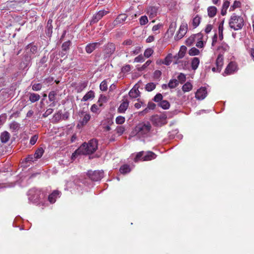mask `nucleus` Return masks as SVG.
<instances>
[{
	"label": "nucleus",
	"mask_w": 254,
	"mask_h": 254,
	"mask_svg": "<svg viewBox=\"0 0 254 254\" xmlns=\"http://www.w3.org/2000/svg\"><path fill=\"white\" fill-rule=\"evenodd\" d=\"M98 148V141L96 139L93 138L88 143L84 142L72 154V156L75 155H90L94 153Z\"/></svg>",
	"instance_id": "f257e3e1"
},
{
	"label": "nucleus",
	"mask_w": 254,
	"mask_h": 254,
	"mask_svg": "<svg viewBox=\"0 0 254 254\" xmlns=\"http://www.w3.org/2000/svg\"><path fill=\"white\" fill-rule=\"evenodd\" d=\"M151 129V125L149 122H142L136 126L131 134L140 137H146L148 135Z\"/></svg>",
	"instance_id": "f03ea898"
},
{
	"label": "nucleus",
	"mask_w": 254,
	"mask_h": 254,
	"mask_svg": "<svg viewBox=\"0 0 254 254\" xmlns=\"http://www.w3.org/2000/svg\"><path fill=\"white\" fill-rule=\"evenodd\" d=\"M29 200L33 203L37 204L42 202V200L45 197V194L41 190L36 188L30 189L28 192Z\"/></svg>",
	"instance_id": "7ed1b4c3"
},
{
	"label": "nucleus",
	"mask_w": 254,
	"mask_h": 254,
	"mask_svg": "<svg viewBox=\"0 0 254 254\" xmlns=\"http://www.w3.org/2000/svg\"><path fill=\"white\" fill-rule=\"evenodd\" d=\"M244 23L243 18L236 13H233L229 21V27L236 31L242 29Z\"/></svg>",
	"instance_id": "20e7f679"
},
{
	"label": "nucleus",
	"mask_w": 254,
	"mask_h": 254,
	"mask_svg": "<svg viewBox=\"0 0 254 254\" xmlns=\"http://www.w3.org/2000/svg\"><path fill=\"white\" fill-rule=\"evenodd\" d=\"M156 155L152 151H140L137 153L134 161L137 162L139 160L149 161L156 158Z\"/></svg>",
	"instance_id": "39448f33"
},
{
	"label": "nucleus",
	"mask_w": 254,
	"mask_h": 254,
	"mask_svg": "<svg viewBox=\"0 0 254 254\" xmlns=\"http://www.w3.org/2000/svg\"><path fill=\"white\" fill-rule=\"evenodd\" d=\"M116 45L111 42L105 44L103 49V57L104 60H108L116 51Z\"/></svg>",
	"instance_id": "423d86ee"
},
{
	"label": "nucleus",
	"mask_w": 254,
	"mask_h": 254,
	"mask_svg": "<svg viewBox=\"0 0 254 254\" xmlns=\"http://www.w3.org/2000/svg\"><path fill=\"white\" fill-rule=\"evenodd\" d=\"M167 116L165 115H155L151 117V121L155 126L161 127L165 125Z\"/></svg>",
	"instance_id": "0eeeda50"
},
{
	"label": "nucleus",
	"mask_w": 254,
	"mask_h": 254,
	"mask_svg": "<svg viewBox=\"0 0 254 254\" xmlns=\"http://www.w3.org/2000/svg\"><path fill=\"white\" fill-rule=\"evenodd\" d=\"M87 175L88 178L92 181H99L104 177L103 171H88Z\"/></svg>",
	"instance_id": "6e6552de"
},
{
	"label": "nucleus",
	"mask_w": 254,
	"mask_h": 254,
	"mask_svg": "<svg viewBox=\"0 0 254 254\" xmlns=\"http://www.w3.org/2000/svg\"><path fill=\"white\" fill-rule=\"evenodd\" d=\"M237 70V66L236 63L231 62L226 67L222 75L224 76L233 74Z\"/></svg>",
	"instance_id": "1a4fd4ad"
},
{
	"label": "nucleus",
	"mask_w": 254,
	"mask_h": 254,
	"mask_svg": "<svg viewBox=\"0 0 254 254\" xmlns=\"http://www.w3.org/2000/svg\"><path fill=\"white\" fill-rule=\"evenodd\" d=\"M188 30V24L183 23L180 27L179 30L176 36V39L179 40L182 39L186 34Z\"/></svg>",
	"instance_id": "9d476101"
},
{
	"label": "nucleus",
	"mask_w": 254,
	"mask_h": 254,
	"mask_svg": "<svg viewBox=\"0 0 254 254\" xmlns=\"http://www.w3.org/2000/svg\"><path fill=\"white\" fill-rule=\"evenodd\" d=\"M207 92L205 87H201L195 93V98L199 100L204 99L207 96Z\"/></svg>",
	"instance_id": "9b49d317"
},
{
	"label": "nucleus",
	"mask_w": 254,
	"mask_h": 254,
	"mask_svg": "<svg viewBox=\"0 0 254 254\" xmlns=\"http://www.w3.org/2000/svg\"><path fill=\"white\" fill-rule=\"evenodd\" d=\"M108 11L103 10L99 11L96 14H95L91 20L90 23L94 24L97 23L100 19H101L104 15L108 13Z\"/></svg>",
	"instance_id": "f8f14e48"
},
{
	"label": "nucleus",
	"mask_w": 254,
	"mask_h": 254,
	"mask_svg": "<svg viewBox=\"0 0 254 254\" xmlns=\"http://www.w3.org/2000/svg\"><path fill=\"white\" fill-rule=\"evenodd\" d=\"M37 48H38L36 45H34L33 43H31L26 46L25 48L24 52L32 56L37 53Z\"/></svg>",
	"instance_id": "ddd939ff"
},
{
	"label": "nucleus",
	"mask_w": 254,
	"mask_h": 254,
	"mask_svg": "<svg viewBox=\"0 0 254 254\" xmlns=\"http://www.w3.org/2000/svg\"><path fill=\"white\" fill-rule=\"evenodd\" d=\"M101 44V42H94L87 44L85 47V51L88 54H91L93 52L98 46Z\"/></svg>",
	"instance_id": "4468645a"
},
{
	"label": "nucleus",
	"mask_w": 254,
	"mask_h": 254,
	"mask_svg": "<svg viewBox=\"0 0 254 254\" xmlns=\"http://www.w3.org/2000/svg\"><path fill=\"white\" fill-rule=\"evenodd\" d=\"M139 86L136 84L129 91L128 95L131 98H136L140 96V92L138 90Z\"/></svg>",
	"instance_id": "2eb2a0df"
},
{
	"label": "nucleus",
	"mask_w": 254,
	"mask_h": 254,
	"mask_svg": "<svg viewBox=\"0 0 254 254\" xmlns=\"http://www.w3.org/2000/svg\"><path fill=\"white\" fill-rule=\"evenodd\" d=\"M215 64L218 72H220L221 71L223 65V57L222 54H220L218 55L216 60Z\"/></svg>",
	"instance_id": "dca6fc26"
},
{
	"label": "nucleus",
	"mask_w": 254,
	"mask_h": 254,
	"mask_svg": "<svg viewBox=\"0 0 254 254\" xmlns=\"http://www.w3.org/2000/svg\"><path fill=\"white\" fill-rule=\"evenodd\" d=\"M53 20L49 19L47 22V25L46 27L45 33L46 35L51 37L53 33V25H52Z\"/></svg>",
	"instance_id": "f3484780"
},
{
	"label": "nucleus",
	"mask_w": 254,
	"mask_h": 254,
	"mask_svg": "<svg viewBox=\"0 0 254 254\" xmlns=\"http://www.w3.org/2000/svg\"><path fill=\"white\" fill-rule=\"evenodd\" d=\"M129 105V102L127 99L123 100L118 109V112L119 113H125Z\"/></svg>",
	"instance_id": "a211bd4d"
},
{
	"label": "nucleus",
	"mask_w": 254,
	"mask_h": 254,
	"mask_svg": "<svg viewBox=\"0 0 254 254\" xmlns=\"http://www.w3.org/2000/svg\"><path fill=\"white\" fill-rule=\"evenodd\" d=\"M31 57L32 56L24 52L22 59V64H23V67L24 68L29 66L32 59Z\"/></svg>",
	"instance_id": "6ab92c4d"
},
{
	"label": "nucleus",
	"mask_w": 254,
	"mask_h": 254,
	"mask_svg": "<svg viewBox=\"0 0 254 254\" xmlns=\"http://www.w3.org/2000/svg\"><path fill=\"white\" fill-rule=\"evenodd\" d=\"M60 192L58 190H54L48 196V200L51 203H54L56 201V199L60 197Z\"/></svg>",
	"instance_id": "aec40b11"
},
{
	"label": "nucleus",
	"mask_w": 254,
	"mask_h": 254,
	"mask_svg": "<svg viewBox=\"0 0 254 254\" xmlns=\"http://www.w3.org/2000/svg\"><path fill=\"white\" fill-rule=\"evenodd\" d=\"M187 51V47L185 46H182L180 48L178 54L173 57V59L179 60L182 59L185 55Z\"/></svg>",
	"instance_id": "412c9836"
},
{
	"label": "nucleus",
	"mask_w": 254,
	"mask_h": 254,
	"mask_svg": "<svg viewBox=\"0 0 254 254\" xmlns=\"http://www.w3.org/2000/svg\"><path fill=\"white\" fill-rule=\"evenodd\" d=\"M158 8L156 6H149L147 8V13L149 16L153 18L157 15Z\"/></svg>",
	"instance_id": "4be33fe9"
},
{
	"label": "nucleus",
	"mask_w": 254,
	"mask_h": 254,
	"mask_svg": "<svg viewBox=\"0 0 254 254\" xmlns=\"http://www.w3.org/2000/svg\"><path fill=\"white\" fill-rule=\"evenodd\" d=\"M28 95L29 96V100L31 103L36 102L40 99V96L37 93L29 92Z\"/></svg>",
	"instance_id": "5701e85b"
},
{
	"label": "nucleus",
	"mask_w": 254,
	"mask_h": 254,
	"mask_svg": "<svg viewBox=\"0 0 254 254\" xmlns=\"http://www.w3.org/2000/svg\"><path fill=\"white\" fill-rule=\"evenodd\" d=\"M127 18L126 14H120L114 21V25H117L125 21Z\"/></svg>",
	"instance_id": "b1692460"
},
{
	"label": "nucleus",
	"mask_w": 254,
	"mask_h": 254,
	"mask_svg": "<svg viewBox=\"0 0 254 254\" xmlns=\"http://www.w3.org/2000/svg\"><path fill=\"white\" fill-rule=\"evenodd\" d=\"M10 134L7 131H4L1 133L0 140L3 143H6L9 139Z\"/></svg>",
	"instance_id": "393cba45"
},
{
	"label": "nucleus",
	"mask_w": 254,
	"mask_h": 254,
	"mask_svg": "<svg viewBox=\"0 0 254 254\" xmlns=\"http://www.w3.org/2000/svg\"><path fill=\"white\" fill-rule=\"evenodd\" d=\"M217 11V9L215 6H209L207 8L208 15L209 16V17L212 18L216 14Z\"/></svg>",
	"instance_id": "a878e982"
},
{
	"label": "nucleus",
	"mask_w": 254,
	"mask_h": 254,
	"mask_svg": "<svg viewBox=\"0 0 254 254\" xmlns=\"http://www.w3.org/2000/svg\"><path fill=\"white\" fill-rule=\"evenodd\" d=\"M94 92L92 90L88 91L82 98L81 101L85 102L87 101L89 99H92L94 98Z\"/></svg>",
	"instance_id": "bb28decb"
},
{
	"label": "nucleus",
	"mask_w": 254,
	"mask_h": 254,
	"mask_svg": "<svg viewBox=\"0 0 254 254\" xmlns=\"http://www.w3.org/2000/svg\"><path fill=\"white\" fill-rule=\"evenodd\" d=\"M20 125L15 121H13L9 124V128L12 132L17 131L20 128Z\"/></svg>",
	"instance_id": "cd10ccee"
},
{
	"label": "nucleus",
	"mask_w": 254,
	"mask_h": 254,
	"mask_svg": "<svg viewBox=\"0 0 254 254\" xmlns=\"http://www.w3.org/2000/svg\"><path fill=\"white\" fill-rule=\"evenodd\" d=\"M62 119V111L59 110L53 117L52 123H57Z\"/></svg>",
	"instance_id": "c85d7f7f"
},
{
	"label": "nucleus",
	"mask_w": 254,
	"mask_h": 254,
	"mask_svg": "<svg viewBox=\"0 0 254 254\" xmlns=\"http://www.w3.org/2000/svg\"><path fill=\"white\" fill-rule=\"evenodd\" d=\"M201 20V17L198 15H196L193 18L192 24L194 28H195L198 26L200 23Z\"/></svg>",
	"instance_id": "c756f323"
},
{
	"label": "nucleus",
	"mask_w": 254,
	"mask_h": 254,
	"mask_svg": "<svg viewBox=\"0 0 254 254\" xmlns=\"http://www.w3.org/2000/svg\"><path fill=\"white\" fill-rule=\"evenodd\" d=\"M131 171L129 165L127 164H124L122 165L120 168L121 173L125 174L129 173Z\"/></svg>",
	"instance_id": "7c9ffc66"
},
{
	"label": "nucleus",
	"mask_w": 254,
	"mask_h": 254,
	"mask_svg": "<svg viewBox=\"0 0 254 254\" xmlns=\"http://www.w3.org/2000/svg\"><path fill=\"white\" fill-rule=\"evenodd\" d=\"M199 64V60L198 58L195 57L193 58L192 60L191 66V68L193 70H196Z\"/></svg>",
	"instance_id": "2f4dec72"
},
{
	"label": "nucleus",
	"mask_w": 254,
	"mask_h": 254,
	"mask_svg": "<svg viewBox=\"0 0 254 254\" xmlns=\"http://www.w3.org/2000/svg\"><path fill=\"white\" fill-rule=\"evenodd\" d=\"M159 106L164 110L168 109L170 104L167 100H162L159 103Z\"/></svg>",
	"instance_id": "473e14b6"
},
{
	"label": "nucleus",
	"mask_w": 254,
	"mask_h": 254,
	"mask_svg": "<svg viewBox=\"0 0 254 254\" xmlns=\"http://www.w3.org/2000/svg\"><path fill=\"white\" fill-rule=\"evenodd\" d=\"M90 118L91 116L89 114H85V115L83 116V119L80 121V123L82 126L86 125L90 120Z\"/></svg>",
	"instance_id": "72a5a7b5"
},
{
	"label": "nucleus",
	"mask_w": 254,
	"mask_h": 254,
	"mask_svg": "<svg viewBox=\"0 0 254 254\" xmlns=\"http://www.w3.org/2000/svg\"><path fill=\"white\" fill-rule=\"evenodd\" d=\"M44 152V150L43 148L40 147L38 148L35 151V154L34 155L36 157V158L38 159L39 158H40L42 155H43Z\"/></svg>",
	"instance_id": "f704fd0d"
},
{
	"label": "nucleus",
	"mask_w": 254,
	"mask_h": 254,
	"mask_svg": "<svg viewBox=\"0 0 254 254\" xmlns=\"http://www.w3.org/2000/svg\"><path fill=\"white\" fill-rule=\"evenodd\" d=\"M156 86V84L153 82H149L147 83L145 87V89L146 91L150 92L153 91Z\"/></svg>",
	"instance_id": "c9c22d12"
},
{
	"label": "nucleus",
	"mask_w": 254,
	"mask_h": 254,
	"mask_svg": "<svg viewBox=\"0 0 254 254\" xmlns=\"http://www.w3.org/2000/svg\"><path fill=\"white\" fill-rule=\"evenodd\" d=\"M37 159L36 158V157L34 155V154H30L28 155L25 159L24 161L25 163H31V162H34L35 161H37Z\"/></svg>",
	"instance_id": "e433bc0d"
},
{
	"label": "nucleus",
	"mask_w": 254,
	"mask_h": 254,
	"mask_svg": "<svg viewBox=\"0 0 254 254\" xmlns=\"http://www.w3.org/2000/svg\"><path fill=\"white\" fill-rule=\"evenodd\" d=\"M179 85V81L177 79H171L169 81L168 86L170 88H174Z\"/></svg>",
	"instance_id": "4c0bfd02"
},
{
	"label": "nucleus",
	"mask_w": 254,
	"mask_h": 254,
	"mask_svg": "<svg viewBox=\"0 0 254 254\" xmlns=\"http://www.w3.org/2000/svg\"><path fill=\"white\" fill-rule=\"evenodd\" d=\"M192 88V86L191 84L189 82H187L183 86L182 90L184 92H188L191 90Z\"/></svg>",
	"instance_id": "58836bf2"
},
{
	"label": "nucleus",
	"mask_w": 254,
	"mask_h": 254,
	"mask_svg": "<svg viewBox=\"0 0 254 254\" xmlns=\"http://www.w3.org/2000/svg\"><path fill=\"white\" fill-rule=\"evenodd\" d=\"M172 58H173L172 55L171 54H169L165 58L163 64L166 65H170L171 63Z\"/></svg>",
	"instance_id": "ea45409f"
},
{
	"label": "nucleus",
	"mask_w": 254,
	"mask_h": 254,
	"mask_svg": "<svg viewBox=\"0 0 254 254\" xmlns=\"http://www.w3.org/2000/svg\"><path fill=\"white\" fill-rule=\"evenodd\" d=\"M70 45L71 42L69 40L64 42L62 46V50L64 51H67L69 50Z\"/></svg>",
	"instance_id": "a19ab883"
},
{
	"label": "nucleus",
	"mask_w": 254,
	"mask_h": 254,
	"mask_svg": "<svg viewBox=\"0 0 254 254\" xmlns=\"http://www.w3.org/2000/svg\"><path fill=\"white\" fill-rule=\"evenodd\" d=\"M0 97H1L3 100L6 99L9 97V94L7 92L6 89H2L0 91Z\"/></svg>",
	"instance_id": "79ce46f5"
},
{
	"label": "nucleus",
	"mask_w": 254,
	"mask_h": 254,
	"mask_svg": "<svg viewBox=\"0 0 254 254\" xmlns=\"http://www.w3.org/2000/svg\"><path fill=\"white\" fill-rule=\"evenodd\" d=\"M199 54V51L195 47L191 48L189 51V54L190 56H196Z\"/></svg>",
	"instance_id": "37998d69"
},
{
	"label": "nucleus",
	"mask_w": 254,
	"mask_h": 254,
	"mask_svg": "<svg viewBox=\"0 0 254 254\" xmlns=\"http://www.w3.org/2000/svg\"><path fill=\"white\" fill-rule=\"evenodd\" d=\"M57 92L55 91H51L48 95V98L50 101H54L56 100V96H57Z\"/></svg>",
	"instance_id": "c03bdc74"
},
{
	"label": "nucleus",
	"mask_w": 254,
	"mask_h": 254,
	"mask_svg": "<svg viewBox=\"0 0 254 254\" xmlns=\"http://www.w3.org/2000/svg\"><path fill=\"white\" fill-rule=\"evenodd\" d=\"M100 89L101 91H106L108 89L107 82L106 80H103L100 85Z\"/></svg>",
	"instance_id": "a18cd8bd"
},
{
	"label": "nucleus",
	"mask_w": 254,
	"mask_h": 254,
	"mask_svg": "<svg viewBox=\"0 0 254 254\" xmlns=\"http://www.w3.org/2000/svg\"><path fill=\"white\" fill-rule=\"evenodd\" d=\"M195 41V36H191L186 41V44L187 46H191Z\"/></svg>",
	"instance_id": "49530a36"
},
{
	"label": "nucleus",
	"mask_w": 254,
	"mask_h": 254,
	"mask_svg": "<svg viewBox=\"0 0 254 254\" xmlns=\"http://www.w3.org/2000/svg\"><path fill=\"white\" fill-rule=\"evenodd\" d=\"M148 22L147 17L145 15L142 16L139 18V23L141 25H144Z\"/></svg>",
	"instance_id": "de8ad7c7"
},
{
	"label": "nucleus",
	"mask_w": 254,
	"mask_h": 254,
	"mask_svg": "<svg viewBox=\"0 0 254 254\" xmlns=\"http://www.w3.org/2000/svg\"><path fill=\"white\" fill-rule=\"evenodd\" d=\"M163 96L161 93H157L153 98V100L155 102H160L163 100Z\"/></svg>",
	"instance_id": "09e8293b"
},
{
	"label": "nucleus",
	"mask_w": 254,
	"mask_h": 254,
	"mask_svg": "<svg viewBox=\"0 0 254 254\" xmlns=\"http://www.w3.org/2000/svg\"><path fill=\"white\" fill-rule=\"evenodd\" d=\"M125 117H124L123 116H119L117 117L116 119V123L117 124L122 125L123 124H124L125 123Z\"/></svg>",
	"instance_id": "8fccbe9b"
},
{
	"label": "nucleus",
	"mask_w": 254,
	"mask_h": 254,
	"mask_svg": "<svg viewBox=\"0 0 254 254\" xmlns=\"http://www.w3.org/2000/svg\"><path fill=\"white\" fill-rule=\"evenodd\" d=\"M153 53V50L151 48L147 49L144 52V56L146 58H149Z\"/></svg>",
	"instance_id": "3c124183"
},
{
	"label": "nucleus",
	"mask_w": 254,
	"mask_h": 254,
	"mask_svg": "<svg viewBox=\"0 0 254 254\" xmlns=\"http://www.w3.org/2000/svg\"><path fill=\"white\" fill-rule=\"evenodd\" d=\"M241 3L239 1L235 0L233 4L230 7V10H234L235 8L240 7L241 6Z\"/></svg>",
	"instance_id": "603ef678"
},
{
	"label": "nucleus",
	"mask_w": 254,
	"mask_h": 254,
	"mask_svg": "<svg viewBox=\"0 0 254 254\" xmlns=\"http://www.w3.org/2000/svg\"><path fill=\"white\" fill-rule=\"evenodd\" d=\"M42 85L41 83H35L32 85V89L34 91H38L42 89Z\"/></svg>",
	"instance_id": "864d4df0"
},
{
	"label": "nucleus",
	"mask_w": 254,
	"mask_h": 254,
	"mask_svg": "<svg viewBox=\"0 0 254 254\" xmlns=\"http://www.w3.org/2000/svg\"><path fill=\"white\" fill-rule=\"evenodd\" d=\"M87 86V83L85 82L80 83L77 87V92H81Z\"/></svg>",
	"instance_id": "5fc2aeb1"
},
{
	"label": "nucleus",
	"mask_w": 254,
	"mask_h": 254,
	"mask_svg": "<svg viewBox=\"0 0 254 254\" xmlns=\"http://www.w3.org/2000/svg\"><path fill=\"white\" fill-rule=\"evenodd\" d=\"M54 111V109L52 108L48 109L46 112L43 114L42 117L43 118H46L50 115L52 114Z\"/></svg>",
	"instance_id": "6e6d98bb"
},
{
	"label": "nucleus",
	"mask_w": 254,
	"mask_h": 254,
	"mask_svg": "<svg viewBox=\"0 0 254 254\" xmlns=\"http://www.w3.org/2000/svg\"><path fill=\"white\" fill-rule=\"evenodd\" d=\"M178 79L180 81V82L181 83H183L186 81V75L183 73H181L178 75Z\"/></svg>",
	"instance_id": "4d7b16f0"
},
{
	"label": "nucleus",
	"mask_w": 254,
	"mask_h": 254,
	"mask_svg": "<svg viewBox=\"0 0 254 254\" xmlns=\"http://www.w3.org/2000/svg\"><path fill=\"white\" fill-rule=\"evenodd\" d=\"M38 136L35 134L31 137L30 140V144L32 145H34L37 141Z\"/></svg>",
	"instance_id": "13d9d810"
},
{
	"label": "nucleus",
	"mask_w": 254,
	"mask_h": 254,
	"mask_svg": "<svg viewBox=\"0 0 254 254\" xmlns=\"http://www.w3.org/2000/svg\"><path fill=\"white\" fill-rule=\"evenodd\" d=\"M125 127L123 126H118L116 128L117 133H118L120 135L124 133V132L125 131Z\"/></svg>",
	"instance_id": "bf43d9fd"
},
{
	"label": "nucleus",
	"mask_w": 254,
	"mask_h": 254,
	"mask_svg": "<svg viewBox=\"0 0 254 254\" xmlns=\"http://www.w3.org/2000/svg\"><path fill=\"white\" fill-rule=\"evenodd\" d=\"M122 72L126 73L130 70V65L129 64H126L122 68Z\"/></svg>",
	"instance_id": "052dcab7"
},
{
	"label": "nucleus",
	"mask_w": 254,
	"mask_h": 254,
	"mask_svg": "<svg viewBox=\"0 0 254 254\" xmlns=\"http://www.w3.org/2000/svg\"><path fill=\"white\" fill-rule=\"evenodd\" d=\"M162 74V72L160 70H156L154 72L153 75L154 78L158 79Z\"/></svg>",
	"instance_id": "680f3d73"
},
{
	"label": "nucleus",
	"mask_w": 254,
	"mask_h": 254,
	"mask_svg": "<svg viewBox=\"0 0 254 254\" xmlns=\"http://www.w3.org/2000/svg\"><path fill=\"white\" fill-rule=\"evenodd\" d=\"M144 61L142 55H140L134 59V62L137 63L143 62Z\"/></svg>",
	"instance_id": "e2e57ef3"
},
{
	"label": "nucleus",
	"mask_w": 254,
	"mask_h": 254,
	"mask_svg": "<svg viewBox=\"0 0 254 254\" xmlns=\"http://www.w3.org/2000/svg\"><path fill=\"white\" fill-rule=\"evenodd\" d=\"M90 110L93 113H97L99 109L98 108V106L97 105L93 104L92 105Z\"/></svg>",
	"instance_id": "0e129e2a"
},
{
	"label": "nucleus",
	"mask_w": 254,
	"mask_h": 254,
	"mask_svg": "<svg viewBox=\"0 0 254 254\" xmlns=\"http://www.w3.org/2000/svg\"><path fill=\"white\" fill-rule=\"evenodd\" d=\"M212 29V25L211 24H207L205 28V32L208 34Z\"/></svg>",
	"instance_id": "69168bd1"
},
{
	"label": "nucleus",
	"mask_w": 254,
	"mask_h": 254,
	"mask_svg": "<svg viewBox=\"0 0 254 254\" xmlns=\"http://www.w3.org/2000/svg\"><path fill=\"white\" fill-rule=\"evenodd\" d=\"M6 119V116L5 114L1 115L0 116V126L4 124L5 122Z\"/></svg>",
	"instance_id": "338daca9"
},
{
	"label": "nucleus",
	"mask_w": 254,
	"mask_h": 254,
	"mask_svg": "<svg viewBox=\"0 0 254 254\" xmlns=\"http://www.w3.org/2000/svg\"><path fill=\"white\" fill-rule=\"evenodd\" d=\"M156 107V104L153 102H149L147 105V107L150 110H154Z\"/></svg>",
	"instance_id": "774afa93"
}]
</instances>
